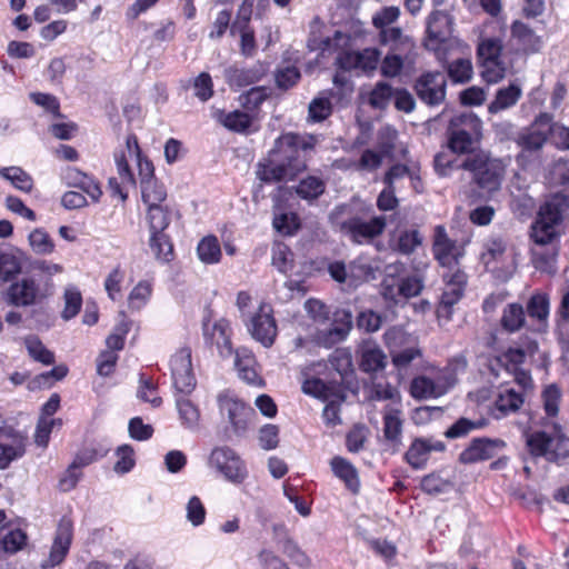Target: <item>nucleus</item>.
<instances>
[{"label": "nucleus", "mask_w": 569, "mask_h": 569, "mask_svg": "<svg viewBox=\"0 0 569 569\" xmlns=\"http://www.w3.org/2000/svg\"><path fill=\"white\" fill-rule=\"evenodd\" d=\"M28 243L38 256H49L56 250L53 239L42 228H37L29 233Z\"/></svg>", "instance_id": "obj_41"}, {"label": "nucleus", "mask_w": 569, "mask_h": 569, "mask_svg": "<svg viewBox=\"0 0 569 569\" xmlns=\"http://www.w3.org/2000/svg\"><path fill=\"white\" fill-rule=\"evenodd\" d=\"M453 387V379L448 370H432L431 375L417 376L411 380L410 395L417 400L438 398Z\"/></svg>", "instance_id": "obj_11"}, {"label": "nucleus", "mask_w": 569, "mask_h": 569, "mask_svg": "<svg viewBox=\"0 0 569 569\" xmlns=\"http://www.w3.org/2000/svg\"><path fill=\"white\" fill-rule=\"evenodd\" d=\"M432 253L442 267L455 268L458 264V258L461 253L456 241L449 238L443 226L435 228Z\"/></svg>", "instance_id": "obj_21"}, {"label": "nucleus", "mask_w": 569, "mask_h": 569, "mask_svg": "<svg viewBox=\"0 0 569 569\" xmlns=\"http://www.w3.org/2000/svg\"><path fill=\"white\" fill-rule=\"evenodd\" d=\"M523 403L521 393L513 389H506L499 392L492 409V415L497 419H501L509 413L516 412Z\"/></svg>", "instance_id": "obj_30"}, {"label": "nucleus", "mask_w": 569, "mask_h": 569, "mask_svg": "<svg viewBox=\"0 0 569 569\" xmlns=\"http://www.w3.org/2000/svg\"><path fill=\"white\" fill-rule=\"evenodd\" d=\"M381 60V51L377 48H365L359 51H343L336 58V64L345 71L357 70L372 73Z\"/></svg>", "instance_id": "obj_14"}, {"label": "nucleus", "mask_w": 569, "mask_h": 569, "mask_svg": "<svg viewBox=\"0 0 569 569\" xmlns=\"http://www.w3.org/2000/svg\"><path fill=\"white\" fill-rule=\"evenodd\" d=\"M23 253L20 251H0V281L9 282L22 271Z\"/></svg>", "instance_id": "obj_34"}, {"label": "nucleus", "mask_w": 569, "mask_h": 569, "mask_svg": "<svg viewBox=\"0 0 569 569\" xmlns=\"http://www.w3.org/2000/svg\"><path fill=\"white\" fill-rule=\"evenodd\" d=\"M319 142L315 134L288 132L276 139L268 156L256 167V177L261 182L272 183L293 180L307 169L300 151L312 150Z\"/></svg>", "instance_id": "obj_1"}, {"label": "nucleus", "mask_w": 569, "mask_h": 569, "mask_svg": "<svg viewBox=\"0 0 569 569\" xmlns=\"http://www.w3.org/2000/svg\"><path fill=\"white\" fill-rule=\"evenodd\" d=\"M251 336L264 347H271L277 337V325L269 306L261 305L252 317L249 328Z\"/></svg>", "instance_id": "obj_20"}, {"label": "nucleus", "mask_w": 569, "mask_h": 569, "mask_svg": "<svg viewBox=\"0 0 569 569\" xmlns=\"http://www.w3.org/2000/svg\"><path fill=\"white\" fill-rule=\"evenodd\" d=\"M561 219V211L558 206L546 203L540 208L531 233L537 246L548 244L558 236Z\"/></svg>", "instance_id": "obj_12"}, {"label": "nucleus", "mask_w": 569, "mask_h": 569, "mask_svg": "<svg viewBox=\"0 0 569 569\" xmlns=\"http://www.w3.org/2000/svg\"><path fill=\"white\" fill-rule=\"evenodd\" d=\"M386 355L376 345L367 343L361 349L360 369L365 372H376L386 367Z\"/></svg>", "instance_id": "obj_37"}, {"label": "nucleus", "mask_w": 569, "mask_h": 569, "mask_svg": "<svg viewBox=\"0 0 569 569\" xmlns=\"http://www.w3.org/2000/svg\"><path fill=\"white\" fill-rule=\"evenodd\" d=\"M538 350L536 340L525 336L520 338L517 347H510L502 356L490 361L489 368L491 372L498 377L499 368L505 367L507 371L519 369L527 358L533 357Z\"/></svg>", "instance_id": "obj_13"}, {"label": "nucleus", "mask_w": 569, "mask_h": 569, "mask_svg": "<svg viewBox=\"0 0 569 569\" xmlns=\"http://www.w3.org/2000/svg\"><path fill=\"white\" fill-rule=\"evenodd\" d=\"M561 390L556 385H548L541 392L542 408L546 413L540 422L558 421L557 417L561 403Z\"/></svg>", "instance_id": "obj_33"}, {"label": "nucleus", "mask_w": 569, "mask_h": 569, "mask_svg": "<svg viewBox=\"0 0 569 569\" xmlns=\"http://www.w3.org/2000/svg\"><path fill=\"white\" fill-rule=\"evenodd\" d=\"M171 373L176 390L183 395H190L197 385L192 372L191 350L181 348L171 360Z\"/></svg>", "instance_id": "obj_15"}, {"label": "nucleus", "mask_w": 569, "mask_h": 569, "mask_svg": "<svg viewBox=\"0 0 569 569\" xmlns=\"http://www.w3.org/2000/svg\"><path fill=\"white\" fill-rule=\"evenodd\" d=\"M402 432L400 407L388 406L383 412V435L387 440L397 441Z\"/></svg>", "instance_id": "obj_39"}, {"label": "nucleus", "mask_w": 569, "mask_h": 569, "mask_svg": "<svg viewBox=\"0 0 569 569\" xmlns=\"http://www.w3.org/2000/svg\"><path fill=\"white\" fill-rule=\"evenodd\" d=\"M541 429L526 435L529 452L559 461L569 457V438L562 432L559 421L540 422Z\"/></svg>", "instance_id": "obj_2"}, {"label": "nucleus", "mask_w": 569, "mask_h": 569, "mask_svg": "<svg viewBox=\"0 0 569 569\" xmlns=\"http://www.w3.org/2000/svg\"><path fill=\"white\" fill-rule=\"evenodd\" d=\"M2 297L8 306L28 308L41 302L47 297V289L41 286L36 274H27L12 281Z\"/></svg>", "instance_id": "obj_7"}, {"label": "nucleus", "mask_w": 569, "mask_h": 569, "mask_svg": "<svg viewBox=\"0 0 569 569\" xmlns=\"http://www.w3.org/2000/svg\"><path fill=\"white\" fill-rule=\"evenodd\" d=\"M548 121L549 114L540 113L529 127L517 133L515 142L519 152L516 156V162L521 169L528 170L541 164L542 149L548 141L545 130V124H548Z\"/></svg>", "instance_id": "obj_3"}, {"label": "nucleus", "mask_w": 569, "mask_h": 569, "mask_svg": "<svg viewBox=\"0 0 569 569\" xmlns=\"http://www.w3.org/2000/svg\"><path fill=\"white\" fill-rule=\"evenodd\" d=\"M124 279V271L120 267L113 268L104 280V289L108 297L116 301L121 298V283Z\"/></svg>", "instance_id": "obj_63"}, {"label": "nucleus", "mask_w": 569, "mask_h": 569, "mask_svg": "<svg viewBox=\"0 0 569 569\" xmlns=\"http://www.w3.org/2000/svg\"><path fill=\"white\" fill-rule=\"evenodd\" d=\"M122 319L120 322L116 326L114 331L109 335L106 339V345L108 350L107 351H119L124 346V338L127 333L129 332L130 325L126 320L124 315L121 312Z\"/></svg>", "instance_id": "obj_58"}, {"label": "nucleus", "mask_w": 569, "mask_h": 569, "mask_svg": "<svg viewBox=\"0 0 569 569\" xmlns=\"http://www.w3.org/2000/svg\"><path fill=\"white\" fill-rule=\"evenodd\" d=\"M392 365L399 370H406L410 363L421 356L419 348L409 346L400 350H395L391 355Z\"/></svg>", "instance_id": "obj_61"}, {"label": "nucleus", "mask_w": 569, "mask_h": 569, "mask_svg": "<svg viewBox=\"0 0 569 569\" xmlns=\"http://www.w3.org/2000/svg\"><path fill=\"white\" fill-rule=\"evenodd\" d=\"M0 176L23 192H30L33 188L32 178L19 167L2 168Z\"/></svg>", "instance_id": "obj_47"}, {"label": "nucleus", "mask_w": 569, "mask_h": 569, "mask_svg": "<svg viewBox=\"0 0 569 569\" xmlns=\"http://www.w3.org/2000/svg\"><path fill=\"white\" fill-rule=\"evenodd\" d=\"M330 466L335 476L341 479L352 492L358 491V473L356 468L348 460L341 457H333L330 461Z\"/></svg>", "instance_id": "obj_36"}, {"label": "nucleus", "mask_w": 569, "mask_h": 569, "mask_svg": "<svg viewBox=\"0 0 569 569\" xmlns=\"http://www.w3.org/2000/svg\"><path fill=\"white\" fill-rule=\"evenodd\" d=\"M459 168L472 173L473 181L488 192L497 191L502 182L506 164L499 158L479 149L476 153L466 157Z\"/></svg>", "instance_id": "obj_4"}, {"label": "nucleus", "mask_w": 569, "mask_h": 569, "mask_svg": "<svg viewBox=\"0 0 569 569\" xmlns=\"http://www.w3.org/2000/svg\"><path fill=\"white\" fill-rule=\"evenodd\" d=\"M481 78L487 83H497L502 80L507 72V67L500 60H492L479 63Z\"/></svg>", "instance_id": "obj_57"}, {"label": "nucleus", "mask_w": 569, "mask_h": 569, "mask_svg": "<svg viewBox=\"0 0 569 569\" xmlns=\"http://www.w3.org/2000/svg\"><path fill=\"white\" fill-rule=\"evenodd\" d=\"M505 447L502 440H492L488 438H479L472 442L460 453L459 460L462 463H475L482 460L493 458L497 452Z\"/></svg>", "instance_id": "obj_22"}, {"label": "nucleus", "mask_w": 569, "mask_h": 569, "mask_svg": "<svg viewBox=\"0 0 569 569\" xmlns=\"http://www.w3.org/2000/svg\"><path fill=\"white\" fill-rule=\"evenodd\" d=\"M204 332L210 337L212 343L219 349H224L226 355L231 353V341H230V323L226 319H219L213 325L211 330L208 326H204Z\"/></svg>", "instance_id": "obj_38"}, {"label": "nucleus", "mask_w": 569, "mask_h": 569, "mask_svg": "<svg viewBox=\"0 0 569 569\" xmlns=\"http://www.w3.org/2000/svg\"><path fill=\"white\" fill-rule=\"evenodd\" d=\"M197 253L201 262L206 264L218 263L221 259V248L213 236L204 237L197 247Z\"/></svg>", "instance_id": "obj_43"}, {"label": "nucleus", "mask_w": 569, "mask_h": 569, "mask_svg": "<svg viewBox=\"0 0 569 569\" xmlns=\"http://www.w3.org/2000/svg\"><path fill=\"white\" fill-rule=\"evenodd\" d=\"M72 521L69 518H62L58 525L49 557L41 565L43 569L58 566L64 560L72 541Z\"/></svg>", "instance_id": "obj_18"}, {"label": "nucleus", "mask_w": 569, "mask_h": 569, "mask_svg": "<svg viewBox=\"0 0 569 569\" xmlns=\"http://www.w3.org/2000/svg\"><path fill=\"white\" fill-rule=\"evenodd\" d=\"M149 246L154 257L163 262H168L173 257V247L169 237L164 233H151Z\"/></svg>", "instance_id": "obj_45"}, {"label": "nucleus", "mask_w": 569, "mask_h": 569, "mask_svg": "<svg viewBox=\"0 0 569 569\" xmlns=\"http://www.w3.org/2000/svg\"><path fill=\"white\" fill-rule=\"evenodd\" d=\"M511 38L526 51L536 52L541 47V39L535 31L521 21L511 24Z\"/></svg>", "instance_id": "obj_35"}, {"label": "nucleus", "mask_w": 569, "mask_h": 569, "mask_svg": "<svg viewBox=\"0 0 569 569\" xmlns=\"http://www.w3.org/2000/svg\"><path fill=\"white\" fill-rule=\"evenodd\" d=\"M24 346L28 355L38 362L44 366L54 363V355L47 349L42 341L34 335H29L24 338Z\"/></svg>", "instance_id": "obj_42"}, {"label": "nucleus", "mask_w": 569, "mask_h": 569, "mask_svg": "<svg viewBox=\"0 0 569 569\" xmlns=\"http://www.w3.org/2000/svg\"><path fill=\"white\" fill-rule=\"evenodd\" d=\"M218 120L229 130L244 132L251 124V117L243 111L219 112Z\"/></svg>", "instance_id": "obj_46"}, {"label": "nucleus", "mask_w": 569, "mask_h": 569, "mask_svg": "<svg viewBox=\"0 0 569 569\" xmlns=\"http://www.w3.org/2000/svg\"><path fill=\"white\" fill-rule=\"evenodd\" d=\"M545 130L547 131V139L550 137L558 149L569 150V127L553 122L549 114V121L548 124H545Z\"/></svg>", "instance_id": "obj_50"}, {"label": "nucleus", "mask_w": 569, "mask_h": 569, "mask_svg": "<svg viewBox=\"0 0 569 569\" xmlns=\"http://www.w3.org/2000/svg\"><path fill=\"white\" fill-rule=\"evenodd\" d=\"M543 246L532 249V262L536 269L553 273L556 271V252L553 249H543Z\"/></svg>", "instance_id": "obj_53"}, {"label": "nucleus", "mask_w": 569, "mask_h": 569, "mask_svg": "<svg viewBox=\"0 0 569 569\" xmlns=\"http://www.w3.org/2000/svg\"><path fill=\"white\" fill-rule=\"evenodd\" d=\"M422 236L418 229H403L396 232L389 241L391 250L409 256L422 244Z\"/></svg>", "instance_id": "obj_27"}, {"label": "nucleus", "mask_w": 569, "mask_h": 569, "mask_svg": "<svg viewBox=\"0 0 569 569\" xmlns=\"http://www.w3.org/2000/svg\"><path fill=\"white\" fill-rule=\"evenodd\" d=\"M392 86L385 81L376 83L369 94V103L376 109H385L395 94Z\"/></svg>", "instance_id": "obj_52"}, {"label": "nucleus", "mask_w": 569, "mask_h": 569, "mask_svg": "<svg viewBox=\"0 0 569 569\" xmlns=\"http://www.w3.org/2000/svg\"><path fill=\"white\" fill-rule=\"evenodd\" d=\"M281 550L293 565L302 569L310 568L311 559L291 538H284Z\"/></svg>", "instance_id": "obj_51"}, {"label": "nucleus", "mask_w": 569, "mask_h": 569, "mask_svg": "<svg viewBox=\"0 0 569 569\" xmlns=\"http://www.w3.org/2000/svg\"><path fill=\"white\" fill-rule=\"evenodd\" d=\"M220 413L226 418L231 432L237 436H243L254 417L252 408L238 399L229 390L222 391L217 396Z\"/></svg>", "instance_id": "obj_8"}, {"label": "nucleus", "mask_w": 569, "mask_h": 569, "mask_svg": "<svg viewBox=\"0 0 569 569\" xmlns=\"http://www.w3.org/2000/svg\"><path fill=\"white\" fill-rule=\"evenodd\" d=\"M526 322L525 310L519 303H509L502 311L500 325L508 332L520 330Z\"/></svg>", "instance_id": "obj_40"}, {"label": "nucleus", "mask_w": 569, "mask_h": 569, "mask_svg": "<svg viewBox=\"0 0 569 569\" xmlns=\"http://www.w3.org/2000/svg\"><path fill=\"white\" fill-rule=\"evenodd\" d=\"M348 210V206L341 204L330 213L332 224L355 243L370 242L382 234L387 226L385 217H373L369 221H363L359 217H352L347 220H340L341 216Z\"/></svg>", "instance_id": "obj_5"}, {"label": "nucleus", "mask_w": 569, "mask_h": 569, "mask_svg": "<svg viewBox=\"0 0 569 569\" xmlns=\"http://www.w3.org/2000/svg\"><path fill=\"white\" fill-rule=\"evenodd\" d=\"M445 449L446 445L440 440L417 438L406 452V459L411 467L419 469L426 466L431 452H442Z\"/></svg>", "instance_id": "obj_23"}, {"label": "nucleus", "mask_w": 569, "mask_h": 569, "mask_svg": "<svg viewBox=\"0 0 569 569\" xmlns=\"http://www.w3.org/2000/svg\"><path fill=\"white\" fill-rule=\"evenodd\" d=\"M176 408L181 426L190 431H197L200 428L201 412L199 407L186 397L176 399Z\"/></svg>", "instance_id": "obj_29"}, {"label": "nucleus", "mask_w": 569, "mask_h": 569, "mask_svg": "<svg viewBox=\"0 0 569 569\" xmlns=\"http://www.w3.org/2000/svg\"><path fill=\"white\" fill-rule=\"evenodd\" d=\"M154 168L151 161H139L138 174L142 200L148 207L161 206L167 198V191L162 184L154 179Z\"/></svg>", "instance_id": "obj_17"}, {"label": "nucleus", "mask_w": 569, "mask_h": 569, "mask_svg": "<svg viewBox=\"0 0 569 569\" xmlns=\"http://www.w3.org/2000/svg\"><path fill=\"white\" fill-rule=\"evenodd\" d=\"M351 328V315L349 312H343L342 323L339 326H333L332 328L320 330L315 336L318 345L330 348L333 345L342 341L349 330Z\"/></svg>", "instance_id": "obj_31"}, {"label": "nucleus", "mask_w": 569, "mask_h": 569, "mask_svg": "<svg viewBox=\"0 0 569 569\" xmlns=\"http://www.w3.org/2000/svg\"><path fill=\"white\" fill-rule=\"evenodd\" d=\"M193 94L201 101L209 100L213 94V83L208 72H201L192 81Z\"/></svg>", "instance_id": "obj_64"}, {"label": "nucleus", "mask_w": 569, "mask_h": 569, "mask_svg": "<svg viewBox=\"0 0 569 569\" xmlns=\"http://www.w3.org/2000/svg\"><path fill=\"white\" fill-rule=\"evenodd\" d=\"M451 24V17L445 10L435 9L427 20V37L423 44L440 60L445 59V50L450 43Z\"/></svg>", "instance_id": "obj_10"}, {"label": "nucleus", "mask_w": 569, "mask_h": 569, "mask_svg": "<svg viewBox=\"0 0 569 569\" xmlns=\"http://www.w3.org/2000/svg\"><path fill=\"white\" fill-rule=\"evenodd\" d=\"M418 52H387L380 60V73L385 78L411 76L416 70Z\"/></svg>", "instance_id": "obj_19"}, {"label": "nucleus", "mask_w": 569, "mask_h": 569, "mask_svg": "<svg viewBox=\"0 0 569 569\" xmlns=\"http://www.w3.org/2000/svg\"><path fill=\"white\" fill-rule=\"evenodd\" d=\"M147 220L150 234L164 232L170 223V211L163 206L148 207Z\"/></svg>", "instance_id": "obj_44"}, {"label": "nucleus", "mask_w": 569, "mask_h": 569, "mask_svg": "<svg viewBox=\"0 0 569 569\" xmlns=\"http://www.w3.org/2000/svg\"><path fill=\"white\" fill-rule=\"evenodd\" d=\"M449 270L443 273L445 288L441 295V300L446 303H457L465 290L467 283L466 273L459 268H448Z\"/></svg>", "instance_id": "obj_26"}, {"label": "nucleus", "mask_w": 569, "mask_h": 569, "mask_svg": "<svg viewBox=\"0 0 569 569\" xmlns=\"http://www.w3.org/2000/svg\"><path fill=\"white\" fill-rule=\"evenodd\" d=\"M332 111L331 102L328 98L318 97L309 103L308 119L313 122H320L327 119Z\"/></svg>", "instance_id": "obj_60"}, {"label": "nucleus", "mask_w": 569, "mask_h": 569, "mask_svg": "<svg viewBox=\"0 0 569 569\" xmlns=\"http://www.w3.org/2000/svg\"><path fill=\"white\" fill-rule=\"evenodd\" d=\"M447 80L441 72H427L421 74L415 84L417 96L427 104L441 103L446 97Z\"/></svg>", "instance_id": "obj_16"}, {"label": "nucleus", "mask_w": 569, "mask_h": 569, "mask_svg": "<svg viewBox=\"0 0 569 569\" xmlns=\"http://www.w3.org/2000/svg\"><path fill=\"white\" fill-rule=\"evenodd\" d=\"M507 242L500 238L495 237L487 241L485 251L481 254L482 261L486 266H489L493 261L499 260L506 252Z\"/></svg>", "instance_id": "obj_59"}, {"label": "nucleus", "mask_w": 569, "mask_h": 569, "mask_svg": "<svg viewBox=\"0 0 569 569\" xmlns=\"http://www.w3.org/2000/svg\"><path fill=\"white\" fill-rule=\"evenodd\" d=\"M325 188L323 180L318 177L309 176L298 183L296 192L302 199L312 200L321 196Z\"/></svg>", "instance_id": "obj_49"}, {"label": "nucleus", "mask_w": 569, "mask_h": 569, "mask_svg": "<svg viewBox=\"0 0 569 569\" xmlns=\"http://www.w3.org/2000/svg\"><path fill=\"white\" fill-rule=\"evenodd\" d=\"M528 316L538 322L539 329L546 331L550 312V299L545 292L533 293L527 302Z\"/></svg>", "instance_id": "obj_28"}, {"label": "nucleus", "mask_w": 569, "mask_h": 569, "mask_svg": "<svg viewBox=\"0 0 569 569\" xmlns=\"http://www.w3.org/2000/svg\"><path fill=\"white\" fill-rule=\"evenodd\" d=\"M378 41L381 46L388 48V52H418L415 40L406 34L400 27L378 32Z\"/></svg>", "instance_id": "obj_24"}, {"label": "nucleus", "mask_w": 569, "mask_h": 569, "mask_svg": "<svg viewBox=\"0 0 569 569\" xmlns=\"http://www.w3.org/2000/svg\"><path fill=\"white\" fill-rule=\"evenodd\" d=\"M502 42L497 38H487L479 42L477 53L479 63L500 60Z\"/></svg>", "instance_id": "obj_54"}, {"label": "nucleus", "mask_w": 569, "mask_h": 569, "mask_svg": "<svg viewBox=\"0 0 569 569\" xmlns=\"http://www.w3.org/2000/svg\"><path fill=\"white\" fill-rule=\"evenodd\" d=\"M234 366L238 377L249 386L261 388L264 386L262 377L257 371V362L253 355L247 349L236 351Z\"/></svg>", "instance_id": "obj_25"}, {"label": "nucleus", "mask_w": 569, "mask_h": 569, "mask_svg": "<svg viewBox=\"0 0 569 569\" xmlns=\"http://www.w3.org/2000/svg\"><path fill=\"white\" fill-rule=\"evenodd\" d=\"M272 264L282 273L293 268V254L289 247L283 243H276L272 248Z\"/></svg>", "instance_id": "obj_55"}, {"label": "nucleus", "mask_w": 569, "mask_h": 569, "mask_svg": "<svg viewBox=\"0 0 569 569\" xmlns=\"http://www.w3.org/2000/svg\"><path fill=\"white\" fill-rule=\"evenodd\" d=\"M400 17V8L397 6L382 7L373 13L371 22L372 26L381 32L386 29L396 28L392 26Z\"/></svg>", "instance_id": "obj_48"}, {"label": "nucleus", "mask_w": 569, "mask_h": 569, "mask_svg": "<svg viewBox=\"0 0 569 569\" xmlns=\"http://www.w3.org/2000/svg\"><path fill=\"white\" fill-rule=\"evenodd\" d=\"M448 73L455 82H467L473 73L472 63L469 59H457L449 66Z\"/></svg>", "instance_id": "obj_62"}, {"label": "nucleus", "mask_w": 569, "mask_h": 569, "mask_svg": "<svg viewBox=\"0 0 569 569\" xmlns=\"http://www.w3.org/2000/svg\"><path fill=\"white\" fill-rule=\"evenodd\" d=\"M208 466L221 475L227 481L241 483L248 477L244 461L230 447H216L210 452Z\"/></svg>", "instance_id": "obj_9"}, {"label": "nucleus", "mask_w": 569, "mask_h": 569, "mask_svg": "<svg viewBox=\"0 0 569 569\" xmlns=\"http://www.w3.org/2000/svg\"><path fill=\"white\" fill-rule=\"evenodd\" d=\"M522 94L520 86L511 83L497 91L495 99L489 103L488 111L498 113L515 106Z\"/></svg>", "instance_id": "obj_32"}, {"label": "nucleus", "mask_w": 569, "mask_h": 569, "mask_svg": "<svg viewBox=\"0 0 569 569\" xmlns=\"http://www.w3.org/2000/svg\"><path fill=\"white\" fill-rule=\"evenodd\" d=\"M481 137V121L472 113H463L450 120L448 128V148L456 154L476 153V143Z\"/></svg>", "instance_id": "obj_6"}, {"label": "nucleus", "mask_w": 569, "mask_h": 569, "mask_svg": "<svg viewBox=\"0 0 569 569\" xmlns=\"http://www.w3.org/2000/svg\"><path fill=\"white\" fill-rule=\"evenodd\" d=\"M452 487V481L442 478L439 473H430L421 480V489L428 495L445 493L451 490Z\"/></svg>", "instance_id": "obj_56"}]
</instances>
